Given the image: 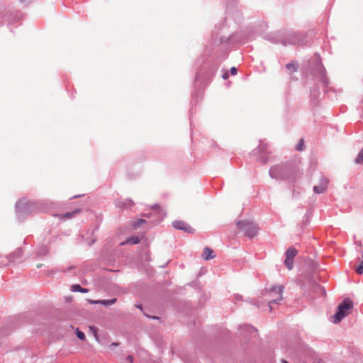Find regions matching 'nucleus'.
Returning <instances> with one entry per match:
<instances>
[{"label": "nucleus", "instance_id": "nucleus-1", "mask_svg": "<svg viewBox=\"0 0 363 363\" xmlns=\"http://www.w3.org/2000/svg\"><path fill=\"white\" fill-rule=\"evenodd\" d=\"M352 301L349 298L345 299L344 301L339 305L338 311L333 315V323H339L342 318L352 312Z\"/></svg>", "mask_w": 363, "mask_h": 363}, {"label": "nucleus", "instance_id": "nucleus-2", "mask_svg": "<svg viewBox=\"0 0 363 363\" xmlns=\"http://www.w3.org/2000/svg\"><path fill=\"white\" fill-rule=\"evenodd\" d=\"M284 286L279 285L272 286L269 289L268 296H269V306L270 310H272V303H277L283 299L282 293L284 291Z\"/></svg>", "mask_w": 363, "mask_h": 363}, {"label": "nucleus", "instance_id": "nucleus-3", "mask_svg": "<svg viewBox=\"0 0 363 363\" xmlns=\"http://www.w3.org/2000/svg\"><path fill=\"white\" fill-rule=\"evenodd\" d=\"M237 225L246 236L253 238L257 234L258 228L252 221L241 220L237 223Z\"/></svg>", "mask_w": 363, "mask_h": 363}, {"label": "nucleus", "instance_id": "nucleus-4", "mask_svg": "<svg viewBox=\"0 0 363 363\" xmlns=\"http://www.w3.org/2000/svg\"><path fill=\"white\" fill-rule=\"evenodd\" d=\"M172 225L175 229L182 230L186 233H194V229L184 220H174L172 222Z\"/></svg>", "mask_w": 363, "mask_h": 363}, {"label": "nucleus", "instance_id": "nucleus-5", "mask_svg": "<svg viewBox=\"0 0 363 363\" xmlns=\"http://www.w3.org/2000/svg\"><path fill=\"white\" fill-rule=\"evenodd\" d=\"M297 253V250L294 247H289L286 252V259L284 264L289 270L293 268V259Z\"/></svg>", "mask_w": 363, "mask_h": 363}, {"label": "nucleus", "instance_id": "nucleus-6", "mask_svg": "<svg viewBox=\"0 0 363 363\" xmlns=\"http://www.w3.org/2000/svg\"><path fill=\"white\" fill-rule=\"evenodd\" d=\"M328 184V179L325 177H321L320 183L313 187V191L315 194H321L326 191Z\"/></svg>", "mask_w": 363, "mask_h": 363}, {"label": "nucleus", "instance_id": "nucleus-7", "mask_svg": "<svg viewBox=\"0 0 363 363\" xmlns=\"http://www.w3.org/2000/svg\"><path fill=\"white\" fill-rule=\"evenodd\" d=\"M201 257L205 260H209L211 259L214 258L216 257V255L214 254V252L212 249H211L208 247H206L203 250Z\"/></svg>", "mask_w": 363, "mask_h": 363}, {"label": "nucleus", "instance_id": "nucleus-8", "mask_svg": "<svg viewBox=\"0 0 363 363\" xmlns=\"http://www.w3.org/2000/svg\"><path fill=\"white\" fill-rule=\"evenodd\" d=\"M72 291L74 292L87 293L89 290L86 288H82L79 284H73L72 286Z\"/></svg>", "mask_w": 363, "mask_h": 363}, {"label": "nucleus", "instance_id": "nucleus-9", "mask_svg": "<svg viewBox=\"0 0 363 363\" xmlns=\"http://www.w3.org/2000/svg\"><path fill=\"white\" fill-rule=\"evenodd\" d=\"M79 212H80V210L77 209L72 212L67 213L66 214H65L63 216V217L65 218H70L73 217L74 216L78 214Z\"/></svg>", "mask_w": 363, "mask_h": 363}, {"label": "nucleus", "instance_id": "nucleus-10", "mask_svg": "<svg viewBox=\"0 0 363 363\" xmlns=\"http://www.w3.org/2000/svg\"><path fill=\"white\" fill-rule=\"evenodd\" d=\"M139 242V238L135 237L127 240L125 242L121 243V245H124L125 243L138 244Z\"/></svg>", "mask_w": 363, "mask_h": 363}, {"label": "nucleus", "instance_id": "nucleus-11", "mask_svg": "<svg viewBox=\"0 0 363 363\" xmlns=\"http://www.w3.org/2000/svg\"><path fill=\"white\" fill-rule=\"evenodd\" d=\"M304 149V140L303 138H301L298 145H296V150H298V151H301Z\"/></svg>", "mask_w": 363, "mask_h": 363}, {"label": "nucleus", "instance_id": "nucleus-12", "mask_svg": "<svg viewBox=\"0 0 363 363\" xmlns=\"http://www.w3.org/2000/svg\"><path fill=\"white\" fill-rule=\"evenodd\" d=\"M355 271L359 274H362L363 273V254L362 260L360 262L359 266L355 269Z\"/></svg>", "mask_w": 363, "mask_h": 363}, {"label": "nucleus", "instance_id": "nucleus-13", "mask_svg": "<svg viewBox=\"0 0 363 363\" xmlns=\"http://www.w3.org/2000/svg\"><path fill=\"white\" fill-rule=\"evenodd\" d=\"M355 162H356L357 164H362V163H363V150H362L359 152V155H358Z\"/></svg>", "mask_w": 363, "mask_h": 363}, {"label": "nucleus", "instance_id": "nucleus-14", "mask_svg": "<svg viewBox=\"0 0 363 363\" xmlns=\"http://www.w3.org/2000/svg\"><path fill=\"white\" fill-rule=\"evenodd\" d=\"M76 335L82 340H84L86 339V336L84 333L80 331L78 328L76 330Z\"/></svg>", "mask_w": 363, "mask_h": 363}, {"label": "nucleus", "instance_id": "nucleus-15", "mask_svg": "<svg viewBox=\"0 0 363 363\" xmlns=\"http://www.w3.org/2000/svg\"><path fill=\"white\" fill-rule=\"evenodd\" d=\"M146 221L143 219H138L133 223V227L136 228L138 227L140 224L145 223Z\"/></svg>", "mask_w": 363, "mask_h": 363}, {"label": "nucleus", "instance_id": "nucleus-16", "mask_svg": "<svg viewBox=\"0 0 363 363\" xmlns=\"http://www.w3.org/2000/svg\"><path fill=\"white\" fill-rule=\"evenodd\" d=\"M286 67H287L288 69H289V70H291L292 72H295L296 70V69H297L296 65H294V64H292V63L291 64H288L286 65Z\"/></svg>", "mask_w": 363, "mask_h": 363}, {"label": "nucleus", "instance_id": "nucleus-17", "mask_svg": "<svg viewBox=\"0 0 363 363\" xmlns=\"http://www.w3.org/2000/svg\"><path fill=\"white\" fill-rule=\"evenodd\" d=\"M101 300H88V302L91 304H101Z\"/></svg>", "mask_w": 363, "mask_h": 363}, {"label": "nucleus", "instance_id": "nucleus-18", "mask_svg": "<svg viewBox=\"0 0 363 363\" xmlns=\"http://www.w3.org/2000/svg\"><path fill=\"white\" fill-rule=\"evenodd\" d=\"M230 72H231V74L233 75H235V74H237L238 70H237V69L235 67H233L230 68Z\"/></svg>", "mask_w": 363, "mask_h": 363}, {"label": "nucleus", "instance_id": "nucleus-19", "mask_svg": "<svg viewBox=\"0 0 363 363\" xmlns=\"http://www.w3.org/2000/svg\"><path fill=\"white\" fill-rule=\"evenodd\" d=\"M101 304L104 306H109V301L108 300H101Z\"/></svg>", "mask_w": 363, "mask_h": 363}, {"label": "nucleus", "instance_id": "nucleus-20", "mask_svg": "<svg viewBox=\"0 0 363 363\" xmlns=\"http://www.w3.org/2000/svg\"><path fill=\"white\" fill-rule=\"evenodd\" d=\"M152 209H155V210H157L159 211H162V208L159 205H155L154 206H152Z\"/></svg>", "mask_w": 363, "mask_h": 363}, {"label": "nucleus", "instance_id": "nucleus-21", "mask_svg": "<svg viewBox=\"0 0 363 363\" xmlns=\"http://www.w3.org/2000/svg\"><path fill=\"white\" fill-rule=\"evenodd\" d=\"M127 360H128L130 363H133V360H134L133 357V356H131V355H128V356L127 357Z\"/></svg>", "mask_w": 363, "mask_h": 363}, {"label": "nucleus", "instance_id": "nucleus-22", "mask_svg": "<svg viewBox=\"0 0 363 363\" xmlns=\"http://www.w3.org/2000/svg\"><path fill=\"white\" fill-rule=\"evenodd\" d=\"M108 301H109V304L113 305L116 302L117 299L116 298H114L110 299Z\"/></svg>", "mask_w": 363, "mask_h": 363}, {"label": "nucleus", "instance_id": "nucleus-23", "mask_svg": "<svg viewBox=\"0 0 363 363\" xmlns=\"http://www.w3.org/2000/svg\"><path fill=\"white\" fill-rule=\"evenodd\" d=\"M133 202L131 200H127V206H133Z\"/></svg>", "mask_w": 363, "mask_h": 363}, {"label": "nucleus", "instance_id": "nucleus-24", "mask_svg": "<svg viewBox=\"0 0 363 363\" xmlns=\"http://www.w3.org/2000/svg\"><path fill=\"white\" fill-rule=\"evenodd\" d=\"M228 73H225V74H224L223 75V78L224 79H228Z\"/></svg>", "mask_w": 363, "mask_h": 363}, {"label": "nucleus", "instance_id": "nucleus-25", "mask_svg": "<svg viewBox=\"0 0 363 363\" xmlns=\"http://www.w3.org/2000/svg\"><path fill=\"white\" fill-rule=\"evenodd\" d=\"M3 18H4L3 15L0 14V24H1L3 23Z\"/></svg>", "mask_w": 363, "mask_h": 363}, {"label": "nucleus", "instance_id": "nucleus-26", "mask_svg": "<svg viewBox=\"0 0 363 363\" xmlns=\"http://www.w3.org/2000/svg\"><path fill=\"white\" fill-rule=\"evenodd\" d=\"M118 343L117 342H113L111 344V346H118Z\"/></svg>", "mask_w": 363, "mask_h": 363}, {"label": "nucleus", "instance_id": "nucleus-27", "mask_svg": "<svg viewBox=\"0 0 363 363\" xmlns=\"http://www.w3.org/2000/svg\"><path fill=\"white\" fill-rule=\"evenodd\" d=\"M281 363H288V362L285 359H282Z\"/></svg>", "mask_w": 363, "mask_h": 363}, {"label": "nucleus", "instance_id": "nucleus-28", "mask_svg": "<svg viewBox=\"0 0 363 363\" xmlns=\"http://www.w3.org/2000/svg\"><path fill=\"white\" fill-rule=\"evenodd\" d=\"M41 267V264H38V265H37V267L39 268Z\"/></svg>", "mask_w": 363, "mask_h": 363}, {"label": "nucleus", "instance_id": "nucleus-29", "mask_svg": "<svg viewBox=\"0 0 363 363\" xmlns=\"http://www.w3.org/2000/svg\"><path fill=\"white\" fill-rule=\"evenodd\" d=\"M138 307V308H141V306H136Z\"/></svg>", "mask_w": 363, "mask_h": 363}]
</instances>
